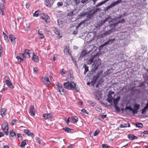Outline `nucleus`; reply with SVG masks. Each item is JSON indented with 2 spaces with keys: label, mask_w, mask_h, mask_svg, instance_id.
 <instances>
[{
  "label": "nucleus",
  "mask_w": 148,
  "mask_h": 148,
  "mask_svg": "<svg viewBox=\"0 0 148 148\" xmlns=\"http://www.w3.org/2000/svg\"><path fill=\"white\" fill-rule=\"evenodd\" d=\"M44 82L45 84L48 85H49L50 84V82L47 76H45L44 77Z\"/></svg>",
  "instance_id": "22"
},
{
  "label": "nucleus",
  "mask_w": 148,
  "mask_h": 148,
  "mask_svg": "<svg viewBox=\"0 0 148 148\" xmlns=\"http://www.w3.org/2000/svg\"><path fill=\"white\" fill-rule=\"evenodd\" d=\"M93 58H90V59L88 60L87 61V63L88 64H91L93 62Z\"/></svg>",
  "instance_id": "42"
},
{
  "label": "nucleus",
  "mask_w": 148,
  "mask_h": 148,
  "mask_svg": "<svg viewBox=\"0 0 148 148\" xmlns=\"http://www.w3.org/2000/svg\"><path fill=\"white\" fill-rule=\"evenodd\" d=\"M63 86L64 88L68 90H75L77 92H79V87H76V84L73 82H70L68 81L67 82H64Z\"/></svg>",
  "instance_id": "1"
},
{
  "label": "nucleus",
  "mask_w": 148,
  "mask_h": 148,
  "mask_svg": "<svg viewBox=\"0 0 148 148\" xmlns=\"http://www.w3.org/2000/svg\"><path fill=\"white\" fill-rule=\"evenodd\" d=\"M111 20H110L108 21V23L109 24H110V23H111L115 21H116V20L117 19H116V18L115 17L114 18H111Z\"/></svg>",
  "instance_id": "51"
},
{
  "label": "nucleus",
  "mask_w": 148,
  "mask_h": 148,
  "mask_svg": "<svg viewBox=\"0 0 148 148\" xmlns=\"http://www.w3.org/2000/svg\"><path fill=\"white\" fill-rule=\"evenodd\" d=\"M47 6L50 7L53 5L54 2L53 0H45Z\"/></svg>",
  "instance_id": "12"
},
{
  "label": "nucleus",
  "mask_w": 148,
  "mask_h": 148,
  "mask_svg": "<svg viewBox=\"0 0 148 148\" xmlns=\"http://www.w3.org/2000/svg\"><path fill=\"white\" fill-rule=\"evenodd\" d=\"M8 123L7 122H6L5 123L4 127H3V130L6 135H8Z\"/></svg>",
  "instance_id": "10"
},
{
  "label": "nucleus",
  "mask_w": 148,
  "mask_h": 148,
  "mask_svg": "<svg viewBox=\"0 0 148 148\" xmlns=\"http://www.w3.org/2000/svg\"><path fill=\"white\" fill-rule=\"evenodd\" d=\"M94 95L98 100H99L101 99L102 94L101 92L97 91H96L94 93Z\"/></svg>",
  "instance_id": "7"
},
{
  "label": "nucleus",
  "mask_w": 148,
  "mask_h": 148,
  "mask_svg": "<svg viewBox=\"0 0 148 148\" xmlns=\"http://www.w3.org/2000/svg\"><path fill=\"white\" fill-rule=\"evenodd\" d=\"M115 30V29H111L106 31L104 33L103 35L104 36H107V35L109 34L112 32H114Z\"/></svg>",
  "instance_id": "16"
},
{
  "label": "nucleus",
  "mask_w": 148,
  "mask_h": 148,
  "mask_svg": "<svg viewBox=\"0 0 148 148\" xmlns=\"http://www.w3.org/2000/svg\"><path fill=\"white\" fill-rule=\"evenodd\" d=\"M114 92L112 91H110L109 92V94L108 95V97L107 99L108 102L110 103L111 102L112 100L113 99V97L112 96V94H114Z\"/></svg>",
  "instance_id": "5"
},
{
  "label": "nucleus",
  "mask_w": 148,
  "mask_h": 148,
  "mask_svg": "<svg viewBox=\"0 0 148 148\" xmlns=\"http://www.w3.org/2000/svg\"><path fill=\"white\" fill-rule=\"evenodd\" d=\"M63 4V3L62 2H59L57 3V6L58 7H59L62 5Z\"/></svg>",
  "instance_id": "58"
},
{
  "label": "nucleus",
  "mask_w": 148,
  "mask_h": 148,
  "mask_svg": "<svg viewBox=\"0 0 148 148\" xmlns=\"http://www.w3.org/2000/svg\"><path fill=\"white\" fill-rule=\"evenodd\" d=\"M87 10H88V11L87 12L88 13V14H90V13L92 12V9H91L90 8H88L87 9Z\"/></svg>",
  "instance_id": "63"
},
{
  "label": "nucleus",
  "mask_w": 148,
  "mask_h": 148,
  "mask_svg": "<svg viewBox=\"0 0 148 148\" xmlns=\"http://www.w3.org/2000/svg\"><path fill=\"white\" fill-rule=\"evenodd\" d=\"M130 127V125L129 123H123V124H121L119 126L120 128L126 127Z\"/></svg>",
  "instance_id": "23"
},
{
  "label": "nucleus",
  "mask_w": 148,
  "mask_h": 148,
  "mask_svg": "<svg viewBox=\"0 0 148 148\" xmlns=\"http://www.w3.org/2000/svg\"><path fill=\"white\" fill-rule=\"evenodd\" d=\"M136 127H142L143 126V125L142 123H136Z\"/></svg>",
  "instance_id": "38"
},
{
  "label": "nucleus",
  "mask_w": 148,
  "mask_h": 148,
  "mask_svg": "<svg viewBox=\"0 0 148 148\" xmlns=\"http://www.w3.org/2000/svg\"><path fill=\"white\" fill-rule=\"evenodd\" d=\"M71 57L72 60L73 62H74L75 66H77V64H76V62L75 59H74V58H73L72 56H71Z\"/></svg>",
  "instance_id": "61"
},
{
  "label": "nucleus",
  "mask_w": 148,
  "mask_h": 148,
  "mask_svg": "<svg viewBox=\"0 0 148 148\" xmlns=\"http://www.w3.org/2000/svg\"><path fill=\"white\" fill-rule=\"evenodd\" d=\"M64 51L65 53H66L67 55H70L71 56L70 52V50L69 49V46H66V47L65 48L64 50Z\"/></svg>",
  "instance_id": "18"
},
{
  "label": "nucleus",
  "mask_w": 148,
  "mask_h": 148,
  "mask_svg": "<svg viewBox=\"0 0 148 148\" xmlns=\"http://www.w3.org/2000/svg\"><path fill=\"white\" fill-rule=\"evenodd\" d=\"M39 12V11H36L33 14V16L35 17H38V12Z\"/></svg>",
  "instance_id": "53"
},
{
  "label": "nucleus",
  "mask_w": 148,
  "mask_h": 148,
  "mask_svg": "<svg viewBox=\"0 0 148 148\" xmlns=\"http://www.w3.org/2000/svg\"><path fill=\"white\" fill-rule=\"evenodd\" d=\"M83 67L84 68V75H85L87 72L88 71V67L85 64L83 66Z\"/></svg>",
  "instance_id": "27"
},
{
  "label": "nucleus",
  "mask_w": 148,
  "mask_h": 148,
  "mask_svg": "<svg viewBox=\"0 0 148 148\" xmlns=\"http://www.w3.org/2000/svg\"><path fill=\"white\" fill-rule=\"evenodd\" d=\"M38 34L40 35V36H39L40 38H43L44 37V36H43V34H42L40 32V29L38 30Z\"/></svg>",
  "instance_id": "36"
},
{
  "label": "nucleus",
  "mask_w": 148,
  "mask_h": 148,
  "mask_svg": "<svg viewBox=\"0 0 148 148\" xmlns=\"http://www.w3.org/2000/svg\"><path fill=\"white\" fill-rule=\"evenodd\" d=\"M1 115L2 117L3 116V115H5V109L4 108H3L1 109Z\"/></svg>",
  "instance_id": "40"
},
{
  "label": "nucleus",
  "mask_w": 148,
  "mask_h": 148,
  "mask_svg": "<svg viewBox=\"0 0 148 148\" xmlns=\"http://www.w3.org/2000/svg\"><path fill=\"white\" fill-rule=\"evenodd\" d=\"M102 146L103 148H110L106 144H103Z\"/></svg>",
  "instance_id": "62"
},
{
  "label": "nucleus",
  "mask_w": 148,
  "mask_h": 148,
  "mask_svg": "<svg viewBox=\"0 0 148 148\" xmlns=\"http://www.w3.org/2000/svg\"><path fill=\"white\" fill-rule=\"evenodd\" d=\"M62 21L60 19H58V24L60 27H62Z\"/></svg>",
  "instance_id": "35"
},
{
  "label": "nucleus",
  "mask_w": 148,
  "mask_h": 148,
  "mask_svg": "<svg viewBox=\"0 0 148 148\" xmlns=\"http://www.w3.org/2000/svg\"><path fill=\"white\" fill-rule=\"evenodd\" d=\"M63 129L65 131L68 133H69L70 132L71 130V129H70L69 128L67 127H64L63 128Z\"/></svg>",
  "instance_id": "41"
},
{
  "label": "nucleus",
  "mask_w": 148,
  "mask_h": 148,
  "mask_svg": "<svg viewBox=\"0 0 148 148\" xmlns=\"http://www.w3.org/2000/svg\"><path fill=\"white\" fill-rule=\"evenodd\" d=\"M99 133V130H97L94 132V136H97Z\"/></svg>",
  "instance_id": "55"
},
{
  "label": "nucleus",
  "mask_w": 148,
  "mask_h": 148,
  "mask_svg": "<svg viewBox=\"0 0 148 148\" xmlns=\"http://www.w3.org/2000/svg\"><path fill=\"white\" fill-rule=\"evenodd\" d=\"M41 18L44 20L46 23H48L50 22V19L47 15L45 13L41 14Z\"/></svg>",
  "instance_id": "3"
},
{
  "label": "nucleus",
  "mask_w": 148,
  "mask_h": 148,
  "mask_svg": "<svg viewBox=\"0 0 148 148\" xmlns=\"http://www.w3.org/2000/svg\"><path fill=\"white\" fill-rule=\"evenodd\" d=\"M122 1V0H118L116 1H114L113 3H111V4L112 5V7H114L117 4L121 2Z\"/></svg>",
  "instance_id": "28"
},
{
  "label": "nucleus",
  "mask_w": 148,
  "mask_h": 148,
  "mask_svg": "<svg viewBox=\"0 0 148 148\" xmlns=\"http://www.w3.org/2000/svg\"><path fill=\"white\" fill-rule=\"evenodd\" d=\"M57 88L58 91L60 92V93H61V89L62 88H63L62 86L60 84H57Z\"/></svg>",
  "instance_id": "37"
},
{
  "label": "nucleus",
  "mask_w": 148,
  "mask_h": 148,
  "mask_svg": "<svg viewBox=\"0 0 148 148\" xmlns=\"http://www.w3.org/2000/svg\"><path fill=\"white\" fill-rule=\"evenodd\" d=\"M95 110L99 112H101L102 111V109L101 107L99 105H97L95 107Z\"/></svg>",
  "instance_id": "33"
},
{
  "label": "nucleus",
  "mask_w": 148,
  "mask_h": 148,
  "mask_svg": "<svg viewBox=\"0 0 148 148\" xmlns=\"http://www.w3.org/2000/svg\"><path fill=\"white\" fill-rule=\"evenodd\" d=\"M115 39L114 38H113L112 39H110L108 41L106 42V44H108L109 43H112L113 42V41L115 40Z\"/></svg>",
  "instance_id": "39"
},
{
  "label": "nucleus",
  "mask_w": 148,
  "mask_h": 148,
  "mask_svg": "<svg viewBox=\"0 0 148 148\" xmlns=\"http://www.w3.org/2000/svg\"><path fill=\"white\" fill-rule=\"evenodd\" d=\"M30 50L25 49V50L24 53L22 54V57L24 58L25 57L29 58L30 57V54L31 53Z\"/></svg>",
  "instance_id": "4"
},
{
  "label": "nucleus",
  "mask_w": 148,
  "mask_h": 148,
  "mask_svg": "<svg viewBox=\"0 0 148 148\" xmlns=\"http://www.w3.org/2000/svg\"><path fill=\"white\" fill-rule=\"evenodd\" d=\"M104 23H103L102 22V20L100 21V23L98 24L96 26V27L97 28L98 27L102 26Z\"/></svg>",
  "instance_id": "52"
},
{
  "label": "nucleus",
  "mask_w": 148,
  "mask_h": 148,
  "mask_svg": "<svg viewBox=\"0 0 148 148\" xmlns=\"http://www.w3.org/2000/svg\"><path fill=\"white\" fill-rule=\"evenodd\" d=\"M81 0H75V3L76 5H78L81 2Z\"/></svg>",
  "instance_id": "64"
},
{
  "label": "nucleus",
  "mask_w": 148,
  "mask_h": 148,
  "mask_svg": "<svg viewBox=\"0 0 148 148\" xmlns=\"http://www.w3.org/2000/svg\"><path fill=\"white\" fill-rule=\"evenodd\" d=\"M91 51V50L88 51L87 50L84 49L82 51L79 58H82L86 54L90 53Z\"/></svg>",
  "instance_id": "6"
},
{
  "label": "nucleus",
  "mask_w": 148,
  "mask_h": 148,
  "mask_svg": "<svg viewBox=\"0 0 148 148\" xmlns=\"http://www.w3.org/2000/svg\"><path fill=\"white\" fill-rule=\"evenodd\" d=\"M86 20H84L83 21H82V22H80V23H79L78 25L76 26V28H78L79 27H80L81 25H82V24H84L85 23V21Z\"/></svg>",
  "instance_id": "50"
},
{
  "label": "nucleus",
  "mask_w": 148,
  "mask_h": 148,
  "mask_svg": "<svg viewBox=\"0 0 148 148\" xmlns=\"http://www.w3.org/2000/svg\"><path fill=\"white\" fill-rule=\"evenodd\" d=\"M86 20H84L83 21H82V22H80V23H79L78 25L76 26V28H78L79 27H80L81 25H82V24H84L85 23V21Z\"/></svg>",
  "instance_id": "48"
},
{
  "label": "nucleus",
  "mask_w": 148,
  "mask_h": 148,
  "mask_svg": "<svg viewBox=\"0 0 148 148\" xmlns=\"http://www.w3.org/2000/svg\"><path fill=\"white\" fill-rule=\"evenodd\" d=\"M127 137L129 139L132 140L137 138V137L136 136L133 134H130L128 135Z\"/></svg>",
  "instance_id": "24"
},
{
  "label": "nucleus",
  "mask_w": 148,
  "mask_h": 148,
  "mask_svg": "<svg viewBox=\"0 0 148 148\" xmlns=\"http://www.w3.org/2000/svg\"><path fill=\"white\" fill-rule=\"evenodd\" d=\"M120 99V97H119L116 98L115 99H114V107H117V103Z\"/></svg>",
  "instance_id": "25"
},
{
  "label": "nucleus",
  "mask_w": 148,
  "mask_h": 148,
  "mask_svg": "<svg viewBox=\"0 0 148 148\" xmlns=\"http://www.w3.org/2000/svg\"><path fill=\"white\" fill-rule=\"evenodd\" d=\"M10 135L12 137L14 136H16L15 132L13 130H12L10 132Z\"/></svg>",
  "instance_id": "44"
},
{
  "label": "nucleus",
  "mask_w": 148,
  "mask_h": 148,
  "mask_svg": "<svg viewBox=\"0 0 148 148\" xmlns=\"http://www.w3.org/2000/svg\"><path fill=\"white\" fill-rule=\"evenodd\" d=\"M101 60L100 59H98L96 60L92 65V70H94V71L97 70L101 65Z\"/></svg>",
  "instance_id": "2"
},
{
  "label": "nucleus",
  "mask_w": 148,
  "mask_h": 148,
  "mask_svg": "<svg viewBox=\"0 0 148 148\" xmlns=\"http://www.w3.org/2000/svg\"><path fill=\"white\" fill-rule=\"evenodd\" d=\"M125 22V20L124 18H122L121 20H119L117 22L118 24L119 23H123Z\"/></svg>",
  "instance_id": "47"
},
{
  "label": "nucleus",
  "mask_w": 148,
  "mask_h": 148,
  "mask_svg": "<svg viewBox=\"0 0 148 148\" xmlns=\"http://www.w3.org/2000/svg\"><path fill=\"white\" fill-rule=\"evenodd\" d=\"M125 109L126 110H129L130 111H132V110H133V109L130 106H126Z\"/></svg>",
  "instance_id": "60"
},
{
  "label": "nucleus",
  "mask_w": 148,
  "mask_h": 148,
  "mask_svg": "<svg viewBox=\"0 0 148 148\" xmlns=\"http://www.w3.org/2000/svg\"><path fill=\"white\" fill-rule=\"evenodd\" d=\"M26 140H23L20 146V147L21 148H24L25 146L27 145L26 143Z\"/></svg>",
  "instance_id": "30"
},
{
  "label": "nucleus",
  "mask_w": 148,
  "mask_h": 148,
  "mask_svg": "<svg viewBox=\"0 0 148 148\" xmlns=\"http://www.w3.org/2000/svg\"><path fill=\"white\" fill-rule=\"evenodd\" d=\"M148 109V108L145 106L142 110V113L143 114L144 113L146 112V110Z\"/></svg>",
  "instance_id": "56"
},
{
  "label": "nucleus",
  "mask_w": 148,
  "mask_h": 148,
  "mask_svg": "<svg viewBox=\"0 0 148 148\" xmlns=\"http://www.w3.org/2000/svg\"><path fill=\"white\" fill-rule=\"evenodd\" d=\"M36 140L37 142L39 144L41 143V140L39 138L36 137Z\"/></svg>",
  "instance_id": "57"
},
{
  "label": "nucleus",
  "mask_w": 148,
  "mask_h": 148,
  "mask_svg": "<svg viewBox=\"0 0 148 148\" xmlns=\"http://www.w3.org/2000/svg\"><path fill=\"white\" fill-rule=\"evenodd\" d=\"M104 4V3L103 1H102L101 2L98 3L95 6V7L96 8L97 7H98L101 6Z\"/></svg>",
  "instance_id": "54"
},
{
  "label": "nucleus",
  "mask_w": 148,
  "mask_h": 148,
  "mask_svg": "<svg viewBox=\"0 0 148 148\" xmlns=\"http://www.w3.org/2000/svg\"><path fill=\"white\" fill-rule=\"evenodd\" d=\"M101 10V9L99 8H96L95 9L94 11L92 13V15L96 14H97V12H100Z\"/></svg>",
  "instance_id": "29"
},
{
  "label": "nucleus",
  "mask_w": 148,
  "mask_h": 148,
  "mask_svg": "<svg viewBox=\"0 0 148 148\" xmlns=\"http://www.w3.org/2000/svg\"><path fill=\"white\" fill-rule=\"evenodd\" d=\"M147 135H148V131H144L141 133L140 136L142 137H143L146 136Z\"/></svg>",
  "instance_id": "31"
},
{
  "label": "nucleus",
  "mask_w": 148,
  "mask_h": 148,
  "mask_svg": "<svg viewBox=\"0 0 148 148\" xmlns=\"http://www.w3.org/2000/svg\"><path fill=\"white\" fill-rule=\"evenodd\" d=\"M52 30L55 34L58 35L60 38H61L62 36H60V33L59 29L55 27H52Z\"/></svg>",
  "instance_id": "9"
},
{
  "label": "nucleus",
  "mask_w": 148,
  "mask_h": 148,
  "mask_svg": "<svg viewBox=\"0 0 148 148\" xmlns=\"http://www.w3.org/2000/svg\"><path fill=\"white\" fill-rule=\"evenodd\" d=\"M112 5L111 4L109 5L105 9V11H108V10L110 8H111L112 7Z\"/></svg>",
  "instance_id": "45"
},
{
  "label": "nucleus",
  "mask_w": 148,
  "mask_h": 148,
  "mask_svg": "<svg viewBox=\"0 0 148 148\" xmlns=\"http://www.w3.org/2000/svg\"><path fill=\"white\" fill-rule=\"evenodd\" d=\"M33 56L32 58V60L35 62H38L39 61L38 57L34 53H33Z\"/></svg>",
  "instance_id": "19"
},
{
  "label": "nucleus",
  "mask_w": 148,
  "mask_h": 148,
  "mask_svg": "<svg viewBox=\"0 0 148 148\" xmlns=\"http://www.w3.org/2000/svg\"><path fill=\"white\" fill-rule=\"evenodd\" d=\"M88 14V12H87L85 11H84L81 12L78 15V16L79 18H82Z\"/></svg>",
  "instance_id": "20"
},
{
  "label": "nucleus",
  "mask_w": 148,
  "mask_h": 148,
  "mask_svg": "<svg viewBox=\"0 0 148 148\" xmlns=\"http://www.w3.org/2000/svg\"><path fill=\"white\" fill-rule=\"evenodd\" d=\"M16 58L20 62H23V58L22 57V56H21V57H20V56H17L16 57Z\"/></svg>",
  "instance_id": "34"
},
{
  "label": "nucleus",
  "mask_w": 148,
  "mask_h": 148,
  "mask_svg": "<svg viewBox=\"0 0 148 148\" xmlns=\"http://www.w3.org/2000/svg\"><path fill=\"white\" fill-rule=\"evenodd\" d=\"M71 119L73 123H76L78 121V118L76 116L72 117Z\"/></svg>",
  "instance_id": "32"
},
{
  "label": "nucleus",
  "mask_w": 148,
  "mask_h": 148,
  "mask_svg": "<svg viewBox=\"0 0 148 148\" xmlns=\"http://www.w3.org/2000/svg\"><path fill=\"white\" fill-rule=\"evenodd\" d=\"M24 132L28 136H30L33 138L34 136V134L30 132L29 130H24Z\"/></svg>",
  "instance_id": "13"
},
{
  "label": "nucleus",
  "mask_w": 148,
  "mask_h": 148,
  "mask_svg": "<svg viewBox=\"0 0 148 148\" xmlns=\"http://www.w3.org/2000/svg\"><path fill=\"white\" fill-rule=\"evenodd\" d=\"M9 38L12 44H15L16 42L15 41V38L14 35L12 34L10 35L9 36Z\"/></svg>",
  "instance_id": "17"
},
{
  "label": "nucleus",
  "mask_w": 148,
  "mask_h": 148,
  "mask_svg": "<svg viewBox=\"0 0 148 148\" xmlns=\"http://www.w3.org/2000/svg\"><path fill=\"white\" fill-rule=\"evenodd\" d=\"M29 112L31 115L32 116H34L35 115V112L34 110V107L33 105H31L30 106Z\"/></svg>",
  "instance_id": "14"
},
{
  "label": "nucleus",
  "mask_w": 148,
  "mask_h": 148,
  "mask_svg": "<svg viewBox=\"0 0 148 148\" xmlns=\"http://www.w3.org/2000/svg\"><path fill=\"white\" fill-rule=\"evenodd\" d=\"M99 77V75L97 74L93 76L91 82V84L92 86H93L94 85Z\"/></svg>",
  "instance_id": "8"
},
{
  "label": "nucleus",
  "mask_w": 148,
  "mask_h": 148,
  "mask_svg": "<svg viewBox=\"0 0 148 148\" xmlns=\"http://www.w3.org/2000/svg\"><path fill=\"white\" fill-rule=\"evenodd\" d=\"M52 116V114L51 113L44 114L43 117L45 119H47L51 118Z\"/></svg>",
  "instance_id": "15"
},
{
  "label": "nucleus",
  "mask_w": 148,
  "mask_h": 148,
  "mask_svg": "<svg viewBox=\"0 0 148 148\" xmlns=\"http://www.w3.org/2000/svg\"><path fill=\"white\" fill-rule=\"evenodd\" d=\"M86 20H84L83 21H82V22H80V23H79L78 25L76 26V28H78L79 27H80L81 25H82V24H84L85 23V21Z\"/></svg>",
  "instance_id": "49"
},
{
  "label": "nucleus",
  "mask_w": 148,
  "mask_h": 148,
  "mask_svg": "<svg viewBox=\"0 0 148 148\" xmlns=\"http://www.w3.org/2000/svg\"><path fill=\"white\" fill-rule=\"evenodd\" d=\"M111 19V17L110 16L108 15L107 17H106L105 19L103 20H102V22L103 23H105L108 21L109 19Z\"/></svg>",
  "instance_id": "26"
},
{
  "label": "nucleus",
  "mask_w": 148,
  "mask_h": 148,
  "mask_svg": "<svg viewBox=\"0 0 148 148\" xmlns=\"http://www.w3.org/2000/svg\"><path fill=\"white\" fill-rule=\"evenodd\" d=\"M61 92L60 93L62 95H64L65 93V90L64 89V88H62L61 89Z\"/></svg>",
  "instance_id": "59"
},
{
  "label": "nucleus",
  "mask_w": 148,
  "mask_h": 148,
  "mask_svg": "<svg viewBox=\"0 0 148 148\" xmlns=\"http://www.w3.org/2000/svg\"><path fill=\"white\" fill-rule=\"evenodd\" d=\"M5 8V7L3 4H1L0 6V13H1V14L2 16H4L5 14L4 12V10Z\"/></svg>",
  "instance_id": "21"
},
{
  "label": "nucleus",
  "mask_w": 148,
  "mask_h": 148,
  "mask_svg": "<svg viewBox=\"0 0 148 148\" xmlns=\"http://www.w3.org/2000/svg\"><path fill=\"white\" fill-rule=\"evenodd\" d=\"M135 109L138 110L140 108V105L138 104H135L134 106Z\"/></svg>",
  "instance_id": "43"
},
{
  "label": "nucleus",
  "mask_w": 148,
  "mask_h": 148,
  "mask_svg": "<svg viewBox=\"0 0 148 148\" xmlns=\"http://www.w3.org/2000/svg\"><path fill=\"white\" fill-rule=\"evenodd\" d=\"M17 137L18 140H21L23 139V138L21 136V134L18 133L17 134Z\"/></svg>",
  "instance_id": "46"
},
{
  "label": "nucleus",
  "mask_w": 148,
  "mask_h": 148,
  "mask_svg": "<svg viewBox=\"0 0 148 148\" xmlns=\"http://www.w3.org/2000/svg\"><path fill=\"white\" fill-rule=\"evenodd\" d=\"M5 78H7V79H6V83L7 85L10 88H13V87L12 84H11L10 79L8 78V77H7L6 76L5 77Z\"/></svg>",
  "instance_id": "11"
}]
</instances>
